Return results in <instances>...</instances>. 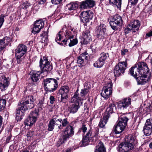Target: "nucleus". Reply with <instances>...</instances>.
I'll list each match as a JSON object with an SVG mask.
<instances>
[{
	"mask_svg": "<svg viewBox=\"0 0 152 152\" xmlns=\"http://www.w3.org/2000/svg\"><path fill=\"white\" fill-rule=\"evenodd\" d=\"M125 127L118 123L113 127V131L115 132V134H118L121 133L124 130Z\"/></svg>",
	"mask_w": 152,
	"mask_h": 152,
	"instance_id": "c85d7f7f",
	"label": "nucleus"
},
{
	"mask_svg": "<svg viewBox=\"0 0 152 152\" xmlns=\"http://www.w3.org/2000/svg\"><path fill=\"white\" fill-rule=\"evenodd\" d=\"M62 0H51L53 4H58Z\"/></svg>",
	"mask_w": 152,
	"mask_h": 152,
	"instance_id": "680f3d73",
	"label": "nucleus"
},
{
	"mask_svg": "<svg viewBox=\"0 0 152 152\" xmlns=\"http://www.w3.org/2000/svg\"><path fill=\"white\" fill-rule=\"evenodd\" d=\"M140 25V23L137 20H134L129 24V27H131L132 30L134 32H135L139 30Z\"/></svg>",
	"mask_w": 152,
	"mask_h": 152,
	"instance_id": "6ab92c4d",
	"label": "nucleus"
},
{
	"mask_svg": "<svg viewBox=\"0 0 152 152\" xmlns=\"http://www.w3.org/2000/svg\"><path fill=\"white\" fill-rule=\"evenodd\" d=\"M82 99L81 98H79L76 94L73 96L71 99V102L72 104L69 108L70 113L74 114L77 111L80 107L79 102Z\"/></svg>",
	"mask_w": 152,
	"mask_h": 152,
	"instance_id": "6e6552de",
	"label": "nucleus"
},
{
	"mask_svg": "<svg viewBox=\"0 0 152 152\" xmlns=\"http://www.w3.org/2000/svg\"><path fill=\"white\" fill-rule=\"evenodd\" d=\"M40 36L42 37L41 38V42L43 43H47L48 42V33L45 31L42 32L40 34Z\"/></svg>",
	"mask_w": 152,
	"mask_h": 152,
	"instance_id": "72a5a7b5",
	"label": "nucleus"
},
{
	"mask_svg": "<svg viewBox=\"0 0 152 152\" xmlns=\"http://www.w3.org/2000/svg\"><path fill=\"white\" fill-rule=\"evenodd\" d=\"M74 133L73 125L69 124L67 126L64 130L61 138L58 141V143L60 145L65 143V142L73 135Z\"/></svg>",
	"mask_w": 152,
	"mask_h": 152,
	"instance_id": "39448f33",
	"label": "nucleus"
},
{
	"mask_svg": "<svg viewBox=\"0 0 152 152\" xmlns=\"http://www.w3.org/2000/svg\"><path fill=\"white\" fill-rule=\"evenodd\" d=\"M95 2L92 0H87L83 1L80 5L81 8L85 9L87 7H91L94 6Z\"/></svg>",
	"mask_w": 152,
	"mask_h": 152,
	"instance_id": "393cba45",
	"label": "nucleus"
},
{
	"mask_svg": "<svg viewBox=\"0 0 152 152\" xmlns=\"http://www.w3.org/2000/svg\"><path fill=\"white\" fill-rule=\"evenodd\" d=\"M6 45L4 44V42H3L1 39L0 40V52H2V50L4 49Z\"/></svg>",
	"mask_w": 152,
	"mask_h": 152,
	"instance_id": "603ef678",
	"label": "nucleus"
},
{
	"mask_svg": "<svg viewBox=\"0 0 152 152\" xmlns=\"http://www.w3.org/2000/svg\"><path fill=\"white\" fill-rule=\"evenodd\" d=\"M59 122L57 120L56 116H53L52 119H51L49 122L48 125V130L49 131H52L55 126H57L58 127V123Z\"/></svg>",
	"mask_w": 152,
	"mask_h": 152,
	"instance_id": "a211bd4d",
	"label": "nucleus"
},
{
	"mask_svg": "<svg viewBox=\"0 0 152 152\" xmlns=\"http://www.w3.org/2000/svg\"><path fill=\"white\" fill-rule=\"evenodd\" d=\"M44 103V99H42L40 100L39 103L37 104V106L39 108H41L42 106Z\"/></svg>",
	"mask_w": 152,
	"mask_h": 152,
	"instance_id": "13d9d810",
	"label": "nucleus"
},
{
	"mask_svg": "<svg viewBox=\"0 0 152 152\" xmlns=\"http://www.w3.org/2000/svg\"><path fill=\"white\" fill-rule=\"evenodd\" d=\"M43 82L44 87L46 91L52 92L56 91L58 87V81L54 78L45 79Z\"/></svg>",
	"mask_w": 152,
	"mask_h": 152,
	"instance_id": "20e7f679",
	"label": "nucleus"
},
{
	"mask_svg": "<svg viewBox=\"0 0 152 152\" xmlns=\"http://www.w3.org/2000/svg\"><path fill=\"white\" fill-rule=\"evenodd\" d=\"M42 73V71H34L31 76V78L34 82H37L40 78V75Z\"/></svg>",
	"mask_w": 152,
	"mask_h": 152,
	"instance_id": "a878e982",
	"label": "nucleus"
},
{
	"mask_svg": "<svg viewBox=\"0 0 152 152\" xmlns=\"http://www.w3.org/2000/svg\"><path fill=\"white\" fill-rule=\"evenodd\" d=\"M152 128L144 127L143 131L146 136H148L151 135L152 132Z\"/></svg>",
	"mask_w": 152,
	"mask_h": 152,
	"instance_id": "e433bc0d",
	"label": "nucleus"
},
{
	"mask_svg": "<svg viewBox=\"0 0 152 152\" xmlns=\"http://www.w3.org/2000/svg\"><path fill=\"white\" fill-rule=\"evenodd\" d=\"M104 62L103 61L99 59L94 64V67L97 68H100L103 65Z\"/></svg>",
	"mask_w": 152,
	"mask_h": 152,
	"instance_id": "58836bf2",
	"label": "nucleus"
},
{
	"mask_svg": "<svg viewBox=\"0 0 152 152\" xmlns=\"http://www.w3.org/2000/svg\"><path fill=\"white\" fill-rule=\"evenodd\" d=\"M57 120L59 122L58 123V129H62L64 127H66L69 124V122L68 121L67 118H65L63 120L61 118H59L58 117L56 116Z\"/></svg>",
	"mask_w": 152,
	"mask_h": 152,
	"instance_id": "4be33fe9",
	"label": "nucleus"
},
{
	"mask_svg": "<svg viewBox=\"0 0 152 152\" xmlns=\"http://www.w3.org/2000/svg\"><path fill=\"white\" fill-rule=\"evenodd\" d=\"M81 20L84 23H86L89 21V20H91L93 18V14L91 12L89 13L87 11H84L81 13Z\"/></svg>",
	"mask_w": 152,
	"mask_h": 152,
	"instance_id": "dca6fc26",
	"label": "nucleus"
},
{
	"mask_svg": "<svg viewBox=\"0 0 152 152\" xmlns=\"http://www.w3.org/2000/svg\"><path fill=\"white\" fill-rule=\"evenodd\" d=\"M131 99L130 98H126L119 102L118 106L121 108H126L131 104Z\"/></svg>",
	"mask_w": 152,
	"mask_h": 152,
	"instance_id": "aec40b11",
	"label": "nucleus"
},
{
	"mask_svg": "<svg viewBox=\"0 0 152 152\" xmlns=\"http://www.w3.org/2000/svg\"><path fill=\"white\" fill-rule=\"evenodd\" d=\"M128 120L126 114H123L119 116L118 123L126 127Z\"/></svg>",
	"mask_w": 152,
	"mask_h": 152,
	"instance_id": "b1692460",
	"label": "nucleus"
},
{
	"mask_svg": "<svg viewBox=\"0 0 152 152\" xmlns=\"http://www.w3.org/2000/svg\"><path fill=\"white\" fill-rule=\"evenodd\" d=\"M41 69L40 71L42 72V73L44 72H48L51 71L53 69V67L50 64V63L46 64L42 67H40Z\"/></svg>",
	"mask_w": 152,
	"mask_h": 152,
	"instance_id": "2f4dec72",
	"label": "nucleus"
},
{
	"mask_svg": "<svg viewBox=\"0 0 152 152\" xmlns=\"http://www.w3.org/2000/svg\"><path fill=\"white\" fill-rule=\"evenodd\" d=\"M34 131L32 130H30L28 132L27 134V139L29 140L31 138L33 134Z\"/></svg>",
	"mask_w": 152,
	"mask_h": 152,
	"instance_id": "864d4df0",
	"label": "nucleus"
},
{
	"mask_svg": "<svg viewBox=\"0 0 152 152\" xmlns=\"http://www.w3.org/2000/svg\"><path fill=\"white\" fill-rule=\"evenodd\" d=\"M152 128L144 127L143 131L146 136H148L151 135L152 132Z\"/></svg>",
	"mask_w": 152,
	"mask_h": 152,
	"instance_id": "4c0bfd02",
	"label": "nucleus"
},
{
	"mask_svg": "<svg viewBox=\"0 0 152 152\" xmlns=\"http://www.w3.org/2000/svg\"><path fill=\"white\" fill-rule=\"evenodd\" d=\"M144 127L152 128V123L150 119L147 120Z\"/></svg>",
	"mask_w": 152,
	"mask_h": 152,
	"instance_id": "de8ad7c7",
	"label": "nucleus"
},
{
	"mask_svg": "<svg viewBox=\"0 0 152 152\" xmlns=\"http://www.w3.org/2000/svg\"><path fill=\"white\" fill-rule=\"evenodd\" d=\"M112 83L110 82L106 84L103 87L101 95L105 99H108L111 95L112 93Z\"/></svg>",
	"mask_w": 152,
	"mask_h": 152,
	"instance_id": "9b49d317",
	"label": "nucleus"
},
{
	"mask_svg": "<svg viewBox=\"0 0 152 152\" xmlns=\"http://www.w3.org/2000/svg\"><path fill=\"white\" fill-rule=\"evenodd\" d=\"M28 120V118L24 121V124L25 125L29 126H31L32 124H31V121Z\"/></svg>",
	"mask_w": 152,
	"mask_h": 152,
	"instance_id": "6e6d98bb",
	"label": "nucleus"
},
{
	"mask_svg": "<svg viewBox=\"0 0 152 152\" xmlns=\"http://www.w3.org/2000/svg\"><path fill=\"white\" fill-rule=\"evenodd\" d=\"M116 109V105L113 103H111L109 105V106L106 110V111L107 112V114H111L115 112Z\"/></svg>",
	"mask_w": 152,
	"mask_h": 152,
	"instance_id": "c756f323",
	"label": "nucleus"
},
{
	"mask_svg": "<svg viewBox=\"0 0 152 152\" xmlns=\"http://www.w3.org/2000/svg\"><path fill=\"white\" fill-rule=\"evenodd\" d=\"M23 8L26 9L28 8L30 6V4L27 1H26V2H24L23 3Z\"/></svg>",
	"mask_w": 152,
	"mask_h": 152,
	"instance_id": "052dcab7",
	"label": "nucleus"
},
{
	"mask_svg": "<svg viewBox=\"0 0 152 152\" xmlns=\"http://www.w3.org/2000/svg\"><path fill=\"white\" fill-rule=\"evenodd\" d=\"M87 129V128L86 125L84 124H83L81 128L79 129L78 132H82L84 134H85L86 132Z\"/></svg>",
	"mask_w": 152,
	"mask_h": 152,
	"instance_id": "8fccbe9b",
	"label": "nucleus"
},
{
	"mask_svg": "<svg viewBox=\"0 0 152 152\" xmlns=\"http://www.w3.org/2000/svg\"><path fill=\"white\" fill-rule=\"evenodd\" d=\"M3 118L2 116H0V134L1 133L3 129V127L2 126Z\"/></svg>",
	"mask_w": 152,
	"mask_h": 152,
	"instance_id": "4d7b16f0",
	"label": "nucleus"
},
{
	"mask_svg": "<svg viewBox=\"0 0 152 152\" xmlns=\"http://www.w3.org/2000/svg\"><path fill=\"white\" fill-rule=\"evenodd\" d=\"M63 43H64V45H65L67 43H68L69 46V47H72L76 45L78 42L77 39L75 37H72L69 39H64L62 41Z\"/></svg>",
	"mask_w": 152,
	"mask_h": 152,
	"instance_id": "412c9836",
	"label": "nucleus"
},
{
	"mask_svg": "<svg viewBox=\"0 0 152 152\" xmlns=\"http://www.w3.org/2000/svg\"><path fill=\"white\" fill-rule=\"evenodd\" d=\"M91 139L90 137H88L85 135L83 137L81 146H85L88 145L90 142Z\"/></svg>",
	"mask_w": 152,
	"mask_h": 152,
	"instance_id": "f704fd0d",
	"label": "nucleus"
},
{
	"mask_svg": "<svg viewBox=\"0 0 152 152\" xmlns=\"http://www.w3.org/2000/svg\"><path fill=\"white\" fill-rule=\"evenodd\" d=\"M62 32V30H61L60 31H59L58 34H57L56 35V38L55 39V41L58 44H60L61 45H64V44H63V43L62 42H60V41L61 39V33Z\"/></svg>",
	"mask_w": 152,
	"mask_h": 152,
	"instance_id": "79ce46f5",
	"label": "nucleus"
},
{
	"mask_svg": "<svg viewBox=\"0 0 152 152\" xmlns=\"http://www.w3.org/2000/svg\"><path fill=\"white\" fill-rule=\"evenodd\" d=\"M122 17L118 15H115L110 18V24L112 29L115 31L123 24Z\"/></svg>",
	"mask_w": 152,
	"mask_h": 152,
	"instance_id": "423d86ee",
	"label": "nucleus"
},
{
	"mask_svg": "<svg viewBox=\"0 0 152 152\" xmlns=\"http://www.w3.org/2000/svg\"><path fill=\"white\" fill-rule=\"evenodd\" d=\"M27 47L23 44L18 45L15 50L16 58H21L27 52Z\"/></svg>",
	"mask_w": 152,
	"mask_h": 152,
	"instance_id": "f8f14e48",
	"label": "nucleus"
},
{
	"mask_svg": "<svg viewBox=\"0 0 152 152\" xmlns=\"http://www.w3.org/2000/svg\"><path fill=\"white\" fill-rule=\"evenodd\" d=\"M127 66L126 61H121L118 63L115 67L114 73L115 77L119 76L123 74Z\"/></svg>",
	"mask_w": 152,
	"mask_h": 152,
	"instance_id": "9d476101",
	"label": "nucleus"
},
{
	"mask_svg": "<svg viewBox=\"0 0 152 152\" xmlns=\"http://www.w3.org/2000/svg\"><path fill=\"white\" fill-rule=\"evenodd\" d=\"M61 30L62 32L65 31L64 35L66 37V40L72 37H74L77 35V31L76 29L72 28L68 29L66 26L63 27Z\"/></svg>",
	"mask_w": 152,
	"mask_h": 152,
	"instance_id": "ddd939ff",
	"label": "nucleus"
},
{
	"mask_svg": "<svg viewBox=\"0 0 152 152\" xmlns=\"http://www.w3.org/2000/svg\"><path fill=\"white\" fill-rule=\"evenodd\" d=\"M94 136L93 138H95V140L99 139L100 136L99 134V129L98 127L96 128L94 131Z\"/></svg>",
	"mask_w": 152,
	"mask_h": 152,
	"instance_id": "c03bdc74",
	"label": "nucleus"
},
{
	"mask_svg": "<svg viewBox=\"0 0 152 152\" xmlns=\"http://www.w3.org/2000/svg\"><path fill=\"white\" fill-rule=\"evenodd\" d=\"M89 87H88V88H87V87L86 88V87L85 86L84 88L81 90L80 92V95L79 94L78 92V90L77 89L74 95H75V94H77V97L79 98H80L82 99L80 100V101L81 100H83L84 99V98L85 96L89 92Z\"/></svg>",
	"mask_w": 152,
	"mask_h": 152,
	"instance_id": "5701e85b",
	"label": "nucleus"
},
{
	"mask_svg": "<svg viewBox=\"0 0 152 152\" xmlns=\"http://www.w3.org/2000/svg\"><path fill=\"white\" fill-rule=\"evenodd\" d=\"M50 63V62L46 57H43L40 60L39 66L40 67H42V66H44L45 65L47 64Z\"/></svg>",
	"mask_w": 152,
	"mask_h": 152,
	"instance_id": "c9c22d12",
	"label": "nucleus"
},
{
	"mask_svg": "<svg viewBox=\"0 0 152 152\" xmlns=\"http://www.w3.org/2000/svg\"><path fill=\"white\" fill-rule=\"evenodd\" d=\"M130 74L138 73V75L150 72L148 70L147 65L144 62H139L136 64L130 69Z\"/></svg>",
	"mask_w": 152,
	"mask_h": 152,
	"instance_id": "7ed1b4c3",
	"label": "nucleus"
},
{
	"mask_svg": "<svg viewBox=\"0 0 152 152\" xmlns=\"http://www.w3.org/2000/svg\"><path fill=\"white\" fill-rule=\"evenodd\" d=\"M35 100L33 96L29 95L22 100L17 109L16 118L19 117L18 115L20 116L23 115L26 110L33 108L34 106V102Z\"/></svg>",
	"mask_w": 152,
	"mask_h": 152,
	"instance_id": "f257e3e1",
	"label": "nucleus"
},
{
	"mask_svg": "<svg viewBox=\"0 0 152 152\" xmlns=\"http://www.w3.org/2000/svg\"><path fill=\"white\" fill-rule=\"evenodd\" d=\"M1 39L4 42V44L6 45H8V43L10 41V37L7 36Z\"/></svg>",
	"mask_w": 152,
	"mask_h": 152,
	"instance_id": "09e8293b",
	"label": "nucleus"
},
{
	"mask_svg": "<svg viewBox=\"0 0 152 152\" xmlns=\"http://www.w3.org/2000/svg\"><path fill=\"white\" fill-rule=\"evenodd\" d=\"M96 32L98 37L100 38H102L104 37L106 32V26L105 24H101L99 26L96 28Z\"/></svg>",
	"mask_w": 152,
	"mask_h": 152,
	"instance_id": "2eb2a0df",
	"label": "nucleus"
},
{
	"mask_svg": "<svg viewBox=\"0 0 152 152\" xmlns=\"http://www.w3.org/2000/svg\"><path fill=\"white\" fill-rule=\"evenodd\" d=\"M92 131L91 130H90L87 133L86 135L85 136L88 137H90V138L91 139V136L92 135Z\"/></svg>",
	"mask_w": 152,
	"mask_h": 152,
	"instance_id": "0e129e2a",
	"label": "nucleus"
},
{
	"mask_svg": "<svg viewBox=\"0 0 152 152\" xmlns=\"http://www.w3.org/2000/svg\"><path fill=\"white\" fill-rule=\"evenodd\" d=\"M5 15L3 14H1L0 15V28L2 25L4 21V17H5Z\"/></svg>",
	"mask_w": 152,
	"mask_h": 152,
	"instance_id": "5fc2aeb1",
	"label": "nucleus"
},
{
	"mask_svg": "<svg viewBox=\"0 0 152 152\" xmlns=\"http://www.w3.org/2000/svg\"><path fill=\"white\" fill-rule=\"evenodd\" d=\"M10 82L8 79L5 76L0 78V89L1 91H4L8 87Z\"/></svg>",
	"mask_w": 152,
	"mask_h": 152,
	"instance_id": "f3484780",
	"label": "nucleus"
},
{
	"mask_svg": "<svg viewBox=\"0 0 152 152\" xmlns=\"http://www.w3.org/2000/svg\"><path fill=\"white\" fill-rule=\"evenodd\" d=\"M137 141L135 137L130 134L126 136L124 143H121L118 146L119 152H128L134 149Z\"/></svg>",
	"mask_w": 152,
	"mask_h": 152,
	"instance_id": "f03ea898",
	"label": "nucleus"
},
{
	"mask_svg": "<svg viewBox=\"0 0 152 152\" xmlns=\"http://www.w3.org/2000/svg\"><path fill=\"white\" fill-rule=\"evenodd\" d=\"M66 7L69 10H75L77 8L78 4L75 2H71L67 4Z\"/></svg>",
	"mask_w": 152,
	"mask_h": 152,
	"instance_id": "473e14b6",
	"label": "nucleus"
},
{
	"mask_svg": "<svg viewBox=\"0 0 152 152\" xmlns=\"http://www.w3.org/2000/svg\"><path fill=\"white\" fill-rule=\"evenodd\" d=\"M130 74L136 78L138 84L140 85H144L147 83L151 76V72L144 74L140 73L139 75L137 73Z\"/></svg>",
	"mask_w": 152,
	"mask_h": 152,
	"instance_id": "0eeeda50",
	"label": "nucleus"
},
{
	"mask_svg": "<svg viewBox=\"0 0 152 152\" xmlns=\"http://www.w3.org/2000/svg\"><path fill=\"white\" fill-rule=\"evenodd\" d=\"M131 30H132V29H131V27H129V28H125V33L128 34L129 33V31Z\"/></svg>",
	"mask_w": 152,
	"mask_h": 152,
	"instance_id": "774afa93",
	"label": "nucleus"
},
{
	"mask_svg": "<svg viewBox=\"0 0 152 152\" xmlns=\"http://www.w3.org/2000/svg\"><path fill=\"white\" fill-rule=\"evenodd\" d=\"M138 0H129V4L130 3L131 4L134 6L137 2Z\"/></svg>",
	"mask_w": 152,
	"mask_h": 152,
	"instance_id": "bf43d9fd",
	"label": "nucleus"
},
{
	"mask_svg": "<svg viewBox=\"0 0 152 152\" xmlns=\"http://www.w3.org/2000/svg\"><path fill=\"white\" fill-rule=\"evenodd\" d=\"M11 137L12 135L10 134V135L7 137L6 140V142L7 143H8L10 142V141Z\"/></svg>",
	"mask_w": 152,
	"mask_h": 152,
	"instance_id": "338daca9",
	"label": "nucleus"
},
{
	"mask_svg": "<svg viewBox=\"0 0 152 152\" xmlns=\"http://www.w3.org/2000/svg\"><path fill=\"white\" fill-rule=\"evenodd\" d=\"M121 5V0H117L114 4V6H116L118 8H120Z\"/></svg>",
	"mask_w": 152,
	"mask_h": 152,
	"instance_id": "3c124183",
	"label": "nucleus"
},
{
	"mask_svg": "<svg viewBox=\"0 0 152 152\" xmlns=\"http://www.w3.org/2000/svg\"><path fill=\"white\" fill-rule=\"evenodd\" d=\"M38 115V111L36 110H35L34 111L31 113V114L29 117H28V120L30 121H31L32 125L36 121Z\"/></svg>",
	"mask_w": 152,
	"mask_h": 152,
	"instance_id": "bb28decb",
	"label": "nucleus"
},
{
	"mask_svg": "<svg viewBox=\"0 0 152 152\" xmlns=\"http://www.w3.org/2000/svg\"><path fill=\"white\" fill-rule=\"evenodd\" d=\"M70 89L68 86H61L57 94V96L59 98L60 97V102H65L67 100L69 95Z\"/></svg>",
	"mask_w": 152,
	"mask_h": 152,
	"instance_id": "1a4fd4ad",
	"label": "nucleus"
},
{
	"mask_svg": "<svg viewBox=\"0 0 152 152\" xmlns=\"http://www.w3.org/2000/svg\"><path fill=\"white\" fill-rule=\"evenodd\" d=\"M50 102L51 104H53L54 101H55V97L53 96H50Z\"/></svg>",
	"mask_w": 152,
	"mask_h": 152,
	"instance_id": "e2e57ef3",
	"label": "nucleus"
},
{
	"mask_svg": "<svg viewBox=\"0 0 152 152\" xmlns=\"http://www.w3.org/2000/svg\"><path fill=\"white\" fill-rule=\"evenodd\" d=\"M95 152H105V149L103 144H101L98 147H97V148L95 150Z\"/></svg>",
	"mask_w": 152,
	"mask_h": 152,
	"instance_id": "37998d69",
	"label": "nucleus"
},
{
	"mask_svg": "<svg viewBox=\"0 0 152 152\" xmlns=\"http://www.w3.org/2000/svg\"><path fill=\"white\" fill-rule=\"evenodd\" d=\"M77 63L80 65V66H83L87 62L83 60L82 58H81L80 56L77 57Z\"/></svg>",
	"mask_w": 152,
	"mask_h": 152,
	"instance_id": "a18cd8bd",
	"label": "nucleus"
},
{
	"mask_svg": "<svg viewBox=\"0 0 152 152\" xmlns=\"http://www.w3.org/2000/svg\"><path fill=\"white\" fill-rule=\"evenodd\" d=\"M83 37L84 39V41L85 42L86 44L88 43V41L90 40L91 38L90 34V31L88 30L85 31L83 34Z\"/></svg>",
	"mask_w": 152,
	"mask_h": 152,
	"instance_id": "7c9ffc66",
	"label": "nucleus"
},
{
	"mask_svg": "<svg viewBox=\"0 0 152 152\" xmlns=\"http://www.w3.org/2000/svg\"><path fill=\"white\" fill-rule=\"evenodd\" d=\"M110 115L108 114L104 115L103 117L101 118L99 124V126L101 128H103L107 124Z\"/></svg>",
	"mask_w": 152,
	"mask_h": 152,
	"instance_id": "cd10ccee",
	"label": "nucleus"
},
{
	"mask_svg": "<svg viewBox=\"0 0 152 152\" xmlns=\"http://www.w3.org/2000/svg\"><path fill=\"white\" fill-rule=\"evenodd\" d=\"M79 56L81 57L83 60H85L87 63V60H88L89 55L86 52H84L83 53L81 54Z\"/></svg>",
	"mask_w": 152,
	"mask_h": 152,
	"instance_id": "49530a36",
	"label": "nucleus"
},
{
	"mask_svg": "<svg viewBox=\"0 0 152 152\" xmlns=\"http://www.w3.org/2000/svg\"><path fill=\"white\" fill-rule=\"evenodd\" d=\"M6 101L4 99L0 98V111L4 110L6 106Z\"/></svg>",
	"mask_w": 152,
	"mask_h": 152,
	"instance_id": "a19ab883",
	"label": "nucleus"
},
{
	"mask_svg": "<svg viewBox=\"0 0 152 152\" xmlns=\"http://www.w3.org/2000/svg\"><path fill=\"white\" fill-rule=\"evenodd\" d=\"M152 36V30L147 33L145 36V38H147V37H150Z\"/></svg>",
	"mask_w": 152,
	"mask_h": 152,
	"instance_id": "69168bd1",
	"label": "nucleus"
},
{
	"mask_svg": "<svg viewBox=\"0 0 152 152\" xmlns=\"http://www.w3.org/2000/svg\"><path fill=\"white\" fill-rule=\"evenodd\" d=\"M100 57L99 59L104 62L107 58L109 57V55L107 53H106L103 52L100 54Z\"/></svg>",
	"mask_w": 152,
	"mask_h": 152,
	"instance_id": "ea45409f",
	"label": "nucleus"
},
{
	"mask_svg": "<svg viewBox=\"0 0 152 152\" xmlns=\"http://www.w3.org/2000/svg\"><path fill=\"white\" fill-rule=\"evenodd\" d=\"M44 25V22L42 20H40L36 21L32 28V32L34 34L39 33Z\"/></svg>",
	"mask_w": 152,
	"mask_h": 152,
	"instance_id": "4468645a",
	"label": "nucleus"
}]
</instances>
